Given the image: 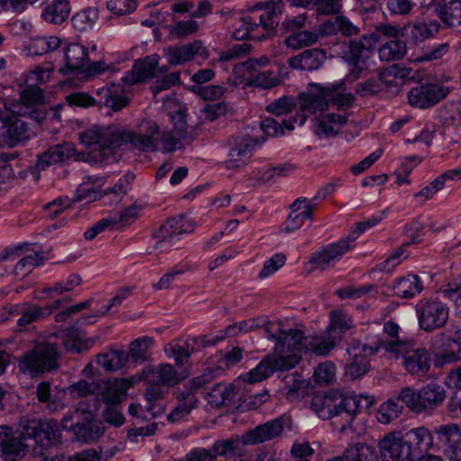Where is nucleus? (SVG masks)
<instances>
[{
  "mask_svg": "<svg viewBox=\"0 0 461 461\" xmlns=\"http://www.w3.org/2000/svg\"><path fill=\"white\" fill-rule=\"evenodd\" d=\"M158 125L156 122L143 120L136 131L122 130L114 125H94L79 135L80 143L94 163H109L115 149L129 145L130 149L141 152L158 150L156 134Z\"/></svg>",
  "mask_w": 461,
  "mask_h": 461,
  "instance_id": "obj_1",
  "label": "nucleus"
},
{
  "mask_svg": "<svg viewBox=\"0 0 461 461\" xmlns=\"http://www.w3.org/2000/svg\"><path fill=\"white\" fill-rule=\"evenodd\" d=\"M433 444L431 431L420 426L409 429L404 434L390 432L377 445L383 461H415L418 454L429 451Z\"/></svg>",
  "mask_w": 461,
  "mask_h": 461,
  "instance_id": "obj_2",
  "label": "nucleus"
},
{
  "mask_svg": "<svg viewBox=\"0 0 461 461\" xmlns=\"http://www.w3.org/2000/svg\"><path fill=\"white\" fill-rule=\"evenodd\" d=\"M354 95L344 89V85L329 83L321 86L311 83L307 92L300 95V109L303 112L300 125H303L306 119V113H315L328 109L330 104L338 110H346L352 106Z\"/></svg>",
  "mask_w": 461,
  "mask_h": 461,
  "instance_id": "obj_3",
  "label": "nucleus"
},
{
  "mask_svg": "<svg viewBox=\"0 0 461 461\" xmlns=\"http://www.w3.org/2000/svg\"><path fill=\"white\" fill-rule=\"evenodd\" d=\"M250 11L251 14L244 16L240 25L232 32L233 39L261 41L269 37L278 24L279 2L269 0L258 3Z\"/></svg>",
  "mask_w": 461,
  "mask_h": 461,
  "instance_id": "obj_4",
  "label": "nucleus"
},
{
  "mask_svg": "<svg viewBox=\"0 0 461 461\" xmlns=\"http://www.w3.org/2000/svg\"><path fill=\"white\" fill-rule=\"evenodd\" d=\"M390 358H402L404 369L411 375L425 377L431 366L429 352L421 347H415L409 341L393 340L384 344Z\"/></svg>",
  "mask_w": 461,
  "mask_h": 461,
  "instance_id": "obj_5",
  "label": "nucleus"
},
{
  "mask_svg": "<svg viewBox=\"0 0 461 461\" xmlns=\"http://www.w3.org/2000/svg\"><path fill=\"white\" fill-rule=\"evenodd\" d=\"M446 398L444 388L438 384H429L420 390L415 391L411 387L402 389L398 400L414 412L420 413L426 410H433L439 406Z\"/></svg>",
  "mask_w": 461,
  "mask_h": 461,
  "instance_id": "obj_6",
  "label": "nucleus"
},
{
  "mask_svg": "<svg viewBox=\"0 0 461 461\" xmlns=\"http://www.w3.org/2000/svg\"><path fill=\"white\" fill-rule=\"evenodd\" d=\"M61 426L64 429H71L77 438L83 441H89L99 438L104 430L102 422L95 420L90 410L77 408L74 411L64 416Z\"/></svg>",
  "mask_w": 461,
  "mask_h": 461,
  "instance_id": "obj_7",
  "label": "nucleus"
},
{
  "mask_svg": "<svg viewBox=\"0 0 461 461\" xmlns=\"http://www.w3.org/2000/svg\"><path fill=\"white\" fill-rule=\"evenodd\" d=\"M59 353L55 345L41 343L20 358L19 367L23 373H43L56 368Z\"/></svg>",
  "mask_w": 461,
  "mask_h": 461,
  "instance_id": "obj_8",
  "label": "nucleus"
},
{
  "mask_svg": "<svg viewBox=\"0 0 461 461\" xmlns=\"http://www.w3.org/2000/svg\"><path fill=\"white\" fill-rule=\"evenodd\" d=\"M420 327L425 331L443 328L449 317V308L438 299H422L416 306Z\"/></svg>",
  "mask_w": 461,
  "mask_h": 461,
  "instance_id": "obj_9",
  "label": "nucleus"
},
{
  "mask_svg": "<svg viewBox=\"0 0 461 461\" xmlns=\"http://www.w3.org/2000/svg\"><path fill=\"white\" fill-rule=\"evenodd\" d=\"M355 240V236H348L337 242L324 246L314 253L311 260L307 262L306 269L308 271L325 270L333 267L348 251L354 248Z\"/></svg>",
  "mask_w": 461,
  "mask_h": 461,
  "instance_id": "obj_10",
  "label": "nucleus"
},
{
  "mask_svg": "<svg viewBox=\"0 0 461 461\" xmlns=\"http://www.w3.org/2000/svg\"><path fill=\"white\" fill-rule=\"evenodd\" d=\"M268 339L276 340L274 354L278 358H283L282 362H286V358L295 356L296 365L301 359V351L304 349V339L303 332L299 330L290 329L289 330H281L280 327L270 332Z\"/></svg>",
  "mask_w": 461,
  "mask_h": 461,
  "instance_id": "obj_11",
  "label": "nucleus"
},
{
  "mask_svg": "<svg viewBox=\"0 0 461 461\" xmlns=\"http://www.w3.org/2000/svg\"><path fill=\"white\" fill-rule=\"evenodd\" d=\"M378 350L379 345H367L359 342L352 344L348 348L351 361L346 366V376L352 380L364 376L369 370V357Z\"/></svg>",
  "mask_w": 461,
  "mask_h": 461,
  "instance_id": "obj_12",
  "label": "nucleus"
},
{
  "mask_svg": "<svg viewBox=\"0 0 461 461\" xmlns=\"http://www.w3.org/2000/svg\"><path fill=\"white\" fill-rule=\"evenodd\" d=\"M209 56V50L203 43L198 40L164 49V57L170 66L184 65L194 60L196 57L205 60Z\"/></svg>",
  "mask_w": 461,
  "mask_h": 461,
  "instance_id": "obj_13",
  "label": "nucleus"
},
{
  "mask_svg": "<svg viewBox=\"0 0 461 461\" xmlns=\"http://www.w3.org/2000/svg\"><path fill=\"white\" fill-rule=\"evenodd\" d=\"M193 227L190 222L183 217H176L167 220L158 230L155 249L159 252L168 250L178 241L182 235L191 232Z\"/></svg>",
  "mask_w": 461,
  "mask_h": 461,
  "instance_id": "obj_14",
  "label": "nucleus"
},
{
  "mask_svg": "<svg viewBox=\"0 0 461 461\" xmlns=\"http://www.w3.org/2000/svg\"><path fill=\"white\" fill-rule=\"evenodd\" d=\"M42 102L41 89L36 86L28 85L21 92L19 104L14 107H8V109L17 115H30L34 120L41 122L45 118V113L38 108Z\"/></svg>",
  "mask_w": 461,
  "mask_h": 461,
  "instance_id": "obj_15",
  "label": "nucleus"
},
{
  "mask_svg": "<svg viewBox=\"0 0 461 461\" xmlns=\"http://www.w3.org/2000/svg\"><path fill=\"white\" fill-rule=\"evenodd\" d=\"M59 429L57 421L31 420L24 425L22 436L24 438H33L35 442L43 447L54 445L59 437Z\"/></svg>",
  "mask_w": 461,
  "mask_h": 461,
  "instance_id": "obj_16",
  "label": "nucleus"
},
{
  "mask_svg": "<svg viewBox=\"0 0 461 461\" xmlns=\"http://www.w3.org/2000/svg\"><path fill=\"white\" fill-rule=\"evenodd\" d=\"M449 89L437 84L420 85L411 88L407 95L408 102L411 106L427 108L445 98Z\"/></svg>",
  "mask_w": 461,
  "mask_h": 461,
  "instance_id": "obj_17",
  "label": "nucleus"
},
{
  "mask_svg": "<svg viewBox=\"0 0 461 461\" xmlns=\"http://www.w3.org/2000/svg\"><path fill=\"white\" fill-rule=\"evenodd\" d=\"M296 357L292 356L284 359L278 358L275 354L265 357L255 368L247 374V381L250 384L260 382L269 377L275 371L289 370L296 366Z\"/></svg>",
  "mask_w": 461,
  "mask_h": 461,
  "instance_id": "obj_18",
  "label": "nucleus"
},
{
  "mask_svg": "<svg viewBox=\"0 0 461 461\" xmlns=\"http://www.w3.org/2000/svg\"><path fill=\"white\" fill-rule=\"evenodd\" d=\"M217 343L216 338L213 339L205 338H189L185 340L177 339L165 346V352L169 357H174L178 366L184 364V360L188 358L194 351L205 346Z\"/></svg>",
  "mask_w": 461,
  "mask_h": 461,
  "instance_id": "obj_19",
  "label": "nucleus"
},
{
  "mask_svg": "<svg viewBox=\"0 0 461 461\" xmlns=\"http://www.w3.org/2000/svg\"><path fill=\"white\" fill-rule=\"evenodd\" d=\"M435 365L441 366L457 362L461 358V346L457 339L438 334L431 346Z\"/></svg>",
  "mask_w": 461,
  "mask_h": 461,
  "instance_id": "obj_20",
  "label": "nucleus"
},
{
  "mask_svg": "<svg viewBox=\"0 0 461 461\" xmlns=\"http://www.w3.org/2000/svg\"><path fill=\"white\" fill-rule=\"evenodd\" d=\"M278 323H269L265 317H258L257 319H249L242 321L239 323L229 325L221 331V334L216 337L217 342L224 339L226 337H234L242 332H249L257 329H263L265 334L268 338L270 332L278 330Z\"/></svg>",
  "mask_w": 461,
  "mask_h": 461,
  "instance_id": "obj_21",
  "label": "nucleus"
},
{
  "mask_svg": "<svg viewBox=\"0 0 461 461\" xmlns=\"http://www.w3.org/2000/svg\"><path fill=\"white\" fill-rule=\"evenodd\" d=\"M259 143L251 138L242 139L237 142L230 150L227 159L225 160V167L228 169H239L246 166Z\"/></svg>",
  "mask_w": 461,
  "mask_h": 461,
  "instance_id": "obj_22",
  "label": "nucleus"
},
{
  "mask_svg": "<svg viewBox=\"0 0 461 461\" xmlns=\"http://www.w3.org/2000/svg\"><path fill=\"white\" fill-rule=\"evenodd\" d=\"M65 66L59 68L62 75L81 71L89 60L87 49L80 43H68L64 49Z\"/></svg>",
  "mask_w": 461,
  "mask_h": 461,
  "instance_id": "obj_23",
  "label": "nucleus"
},
{
  "mask_svg": "<svg viewBox=\"0 0 461 461\" xmlns=\"http://www.w3.org/2000/svg\"><path fill=\"white\" fill-rule=\"evenodd\" d=\"M284 430V422L281 419H275L243 434V441L248 445H255L271 440Z\"/></svg>",
  "mask_w": 461,
  "mask_h": 461,
  "instance_id": "obj_24",
  "label": "nucleus"
},
{
  "mask_svg": "<svg viewBox=\"0 0 461 461\" xmlns=\"http://www.w3.org/2000/svg\"><path fill=\"white\" fill-rule=\"evenodd\" d=\"M374 398L368 395L347 393L339 395V415H345L346 420L350 421L364 409L371 407Z\"/></svg>",
  "mask_w": 461,
  "mask_h": 461,
  "instance_id": "obj_25",
  "label": "nucleus"
},
{
  "mask_svg": "<svg viewBox=\"0 0 461 461\" xmlns=\"http://www.w3.org/2000/svg\"><path fill=\"white\" fill-rule=\"evenodd\" d=\"M159 56L153 54L146 57L143 60L135 62L131 71H129L122 80L129 85L141 83L151 78L159 63Z\"/></svg>",
  "mask_w": 461,
  "mask_h": 461,
  "instance_id": "obj_26",
  "label": "nucleus"
},
{
  "mask_svg": "<svg viewBox=\"0 0 461 461\" xmlns=\"http://www.w3.org/2000/svg\"><path fill=\"white\" fill-rule=\"evenodd\" d=\"M311 407L323 420L339 416V394L334 393H315L312 399Z\"/></svg>",
  "mask_w": 461,
  "mask_h": 461,
  "instance_id": "obj_27",
  "label": "nucleus"
},
{
  "mask_svg": "<svg viewBox=\"0 0 461 461\" xmlns=\"http://www.w3.org/2000/svg\"><path fill=\"white\" fill-rule=\"evenodd\" d=\"M369 41L370 38L366 35L362 37L361 41H350L348 50L345 51L348 61L359 70L365 68L366 63L370 58L371 42Z\"/></svg>",
  "mask_w": 461,
  "mask_h": 461,
  "instance_id": "obj_28",
  "label": "nucleus"
},
{
  "mask_svg": "<svg viewBox=\"0 0 461 461\" xmlns=\"http://www.w3.org/2000/svg\"><path fill=\"white\" fill-rule=\"evenodd\" d=\"M75 153V149L71 143H63L50 147L46 151L39 155L36 167L39 170H44L52 164L64 161L71 158Z\"/></svg>",
  "mask_w": 461,
  "mask_h": 461,
  "instance_id": "obj_29",
  "label": "nucleus"
},
{
  "mask_svg": "<svg viewBox=\"0 0 461 461\" xmlns=\"http://www.w3.org/2000/svg\"><path fill=\"white\" fill-rule=\"evenodd\" d=\"M346 113H322L316 118L315 133L319 136H332L338 134L347 123Z\"/></svg>",
  "mask_w": 461,
  "mask_h": 461,
  "instance_id": "obj_30",
  "label": "nucleus"
},
{
  "mask_svg": "<svg viewBox=\"0 0 461 461\" xmlns=\"http://www.w3.org/2000/svg\"><path fill=\"white\" fill-rule=\"evenodd\" d=\"M146 378L149 381L164 385H175L180 383L185 375L178 374L170 364H161L156 367H148Z\"/></svg>",
  "mask_w": 461,
  "mask_h": 461,
  "instance_id": "obj_31",
  "label": "nucleus"
},
{
  "mask_svg": "<svg viewBox=\"0 0 461 461\" xmlns=\"http://www.w3.org/2000/svg\"><path fill=\"white\" fill-rule=\"evenodd\" d=\"M325 58V53L321 50L312 49L291 58L289 65L294 69L315 70L322 65Z\"/></svg>",
  "mask_w": 461,
  "mask_h": 461,
  "instance_id": "obj_32",
  "label": "nucleus"
},
{
  "mask_svg": "<svg viewBox=\"0 0 461 461\" xmlns=\"http://www.w3.org/2000/svg\"><path fill=\"white\" fill-rule=\"evenodd\" d=\"M134 382V377L108 380L103 392L104 402L108 404L119 403Z\"/></svg>",
  "mask_w": 461,
  "mask_h": 461,
  "instance_id": "obj_33",
  "label": "nucleus"
},
{
  "mask_svg": "<svg viewBox=\"0 0 461 461\" xmlns=\"http://www.w3.org/2000/svg\"><path fill=\"white\" fill-rule=\"evenodd\" d=\"M339 340V336H335L327 330L326 334L323 335L306 337L304 339V350L324 356L329 354Z\"/></svg>",
  "mask_w": 461,
  "mask_h": 461,
  "instance_id": "obj_34",
  "label": "nucleus"
},
{
  "mask_svg": "<svg viewBox=\"0 0 461 461\" xmlns=\"http://www.w3.org/2000/svg\"><path fill=\"white\" fill-rule=\"evenodd\" d=\"M439 26L437 21L424 19L408 23L404 29L411 40L415 42H420L434 37L438 32Z\"/></svg>",
  "mask_w": 461,
  "mask_h": 461,
  "instance_id": "obj_35",
  "label": "nucleus"
},
{
  "mask_svg": "<svg viewBox=\"0 0 461 461\" xmlns=\"http://www.w3.org/2000/svg\"><path fill=\"white\" fill-rule=\"evenodd\" d=\"M47 258V253L32 250L19 258L13 267L12 274L17 278H23L32 273L35 267L41 265Z\"/></svg>",
  "mask_w": 461,
  "mask_h": 461,
  "instance_id": "obj_36",
  "label": "nucleus"
},
{
  "mask_svg": "<svg viewBox=\"0 0 461 461\" xmlns=\"http://www.w3.org/2000/svg\"><path fill=\"white\" fill-rule=\"evenodd\" d=\"M339 32L346 36H352L357 34L359 29L344 16L330 18L320 27V32L322 35H333Z\"/></svg>",
  "mask_w": 461,
  "mask_h": 461,
  "instance_id": "obj_37",
  "label": "nucleus"
},
{
  "mask_svg": "<svg viewBox=\"0 0 461 461\" xmlns=\"http://www.w3.org/2000/svg\"><path fill=\"white\" fill-rule=\"evenodd\" d=\"M70 14L68 0H54L42 11L41 17L44 21L53 24H60Z\"/></svg>",
  "mask_w": 461,
  "mask_h": 461,
  "instance_id": "obj_38",
  "label": "nucleus"
},
{
  "mask_svg": "<svg viewBox=\"0 0 461 461\" xmlns=\"http://www.w3.org/2000/svg\"><path fill=\"white\" fill-rule=\"evenodd\" d=\"M375 452L370 446L357 443L347 448L342 456L328 461H375Z\"/></svg>",
  "mask_w": 461,
  "mask_h": 461,
  "instance_id": "obj_39",
  "label": "nucleus"
},
{
  "mask_svg": "<svg viewBox=\"0 0 461 461\" xmlns=\"http://www.w3.org/2000/svg\"><path fill=\"white\" fill-rule=\"evenodd\" d=\"M234 387L230 384H217L207 393V402L212 407H221L230 402L234 398Z\"/></svg>",
  "mask_w": 461,
  "mask_h": 461,
  "instance_id": "obj_40",
  "label": "nucleus"
},
{
  "mask_svg": "<svg viewBox=\"0 0 461 461\" xmlns=\"http://www.w3.org/2000/svg\"><path fill=\"white\" fill-rule=\"evenodd\" d=\"M411 69L393 64L380 72V80L386 87H399L401 83L411 76Z\"/></svg>",
  "mask_w": 461,
  "mask_h": 461,
  "instance_id": "obj_41",
  "label": "nucleus"
},
{
  "mask_svg": "<svg viewBox=\"0 0 461 461\" xmlns=\"http://www.w3.org/2000/svg\"><path fill=\"white\" fill-rule=\"evenodd\" d=\"M407 52L406 43L400 39H391L382 44L378 50L379 59L383 61L402 59Z\"/></svg>",
  "mask_w": 461,
  "mask_h": 461,
  "instance_id": "obj_42",
  "label": "nucleus"
},
{
  "mask_svg": "<svg viewBox=\"0 0 461 461\" xmlns=\"http://www.w3.org/2000/svg\"><path fill=\"white\" fill-rule=\"evenodd\" d=\"M423 290V285L417 275H407L398 280L394 285L397 295L402 298H411Z\"/></svg>",
  "mask_w": 461,
  "mask_h": 461,
  "instance_id": "obj_43",
  "label": "nucleus"
},
{
  "mask_svg": "<svg viewBox=\"0 0 461 461\" xmlns=\"http://www.w3.org/2000/svg\"><path fill=\"white\" fill-rule=\"evenodd\" d=\"M128 360L129 355L124 349L111 350L97 356L98 365L108 371H116L124 367Z\"/></svg>",
  "mask_w": 461,
  "mask_h": 461,
  "instance_id": "obj_44",
  "label": "nucleus"
},
{
  "mask_svg": "<svg viewBox=\"0 0 461 461\" xmlns=\"http://www.w3.org/2000/svg\"><path fill=\"white\" fill-rule=\"evenodd\" d=\"M292 167L288 165L282 164L276 167L265 166L253 171L252 178L261 185L275 181L277 177L286 176Z\"/></svg>",
  "mask_w": 461,
  "mask_h": 461,
  "instance_id": "obj_45",
  "label": "nucleus"
},
{
  "mask_svg": "<svg viewBox=\"0 0 461 461\" xmlns=\"http://www.w3.org/2000/svg\"><path fill=\"white\" fill-rule=\"evenodd\" d=\"M145 208V203L137 201L126 207L122 212L113 216H110L113 226H126L136 221Z\"/></svg>",
  "mask_w": 461,
  "mask_h": 461,
  "instance_id": "obj_46",
  "label": "nucleus"
},
{
  "mask_svg": "<svg viewBox=\"0 0 461 461\" xmlns=\"http://www.w3.org/2000/svg\"><path fill=\"white\" fill-rule=\"evenodd\" d=\"M61 43V39L54 35L39 36L32 39L29 49L34 55H42L56 50Z\"/></svg>",
  "mask_w": 461,
  "mask_h": 461,
  "instance_id": "obj_47",
  "label": "nucleus"
},
{
  "mask_svg": "<svg viewBox=\"0 0 461 461\" xmlns=\"http://www.w3.org/2000/svg\"><path fill=\"white\" fill-rule=\"evenodd\" d=\"M283 78L274 73L272 70L256 72L247 78V85L260 87L263 89H270L279 86Z\"/></svg>",
  "mask_w": 461,
  "mask_h": 461,
  "instance_id": "obj_48",
  "label": "nucleus"
},
{
  "mask_svg": "<svg viewBox=\"0 0 461 461\" xmlns=\"http://www.w3.org/2000/svg\"><path fill=\"white\" fill-rule=\"evenodd\" d=\"M99 18L97 8L88 7L77 13L72 23L74 27L80 32L88 31L94 28Z\"/></svg>",
  "mask_w": 461,
  "mask_h": 461,
  "instance_id": "obj_49",
  "label": "nucleus"
},
{
  "mask_svg": "<svg viewBox=\"0 0 461 461\" xmlns=\"http://www.w3.org/2000/svg\"><path fill=\"white\" fill-rule=\"evenodd\" d=\"M186 111L187 109L184 104H178L174 112L169 113L174 131L183 140L190 137V128L186 122Z\"/></svg>",
  "mask_w": 461,
  "mask_h": 461,
  "instance_id": "obj_50",
  "label": "nucleus"
},
{
  "mask_svg": "<svg viewBox=\"0 0 461 461\" xmlns=\"http://www.w3.org/2000/svg\"><path fill=\"white\" fill-rule=\"evenodd\" d=\"M397 400L398 398L396 400L392 398L388 399L379 406L375 415L378 422L389 424L399 417L402 407L398 404Z\"/></svg>",
  "mask_w": 461,
  "mask_h": 461,
  "instance_id": "obj_51",
  "label": "nucleus"
},
{
  "mask_svg": "<svg viewBox=\"0 0 461 461\" xmlns=\"http://www.w3.org/2000/svg\"><path fill=\"white\" fill-rule=\"evenodd\" d=\"M246 445L243 441V435L235 438L217 441L212 447V450L216 456H234L240 449Z\"/></svg>",
  "mask_w": 461,
  "mask_h": 461,
  "instance_id": "obj_52",
  "label": "nucleus"
},
{
  "mask_svg": "<svg viewBox=\"0 0 461 461\" xmlns=\"http://www.w3.org/2000/svg\"><path fill=\"white\" fill-rule=\"evenodd\" d=\"M352 327L350 316L341 311H333L330 313V324L327 328L330 333L339 336Z\"/></svg>",
  "mask_w": 461,
  "mask_h": 461,
  "instance_id": "obj_53",
  "label": "nucleus"
},
{
  "mask_svg": "<svg viewBox=\"0 0 461 461\" xmlns=\"http://www.w3.org/2000/svg\"><path fill=\"white\" fill-rule=\"evenodd\" d=\"M441 21L447 26L461 25V2L452 0L438 12Z\"/></svg>",
  "mask_w": 461,
  "mask_h": 461,
  "instance_id": "obj_54",
  "label": "nucleus"
},
{
  "mask_svg": "<svg viewBox=\"0 0 461 461\" xmlns=\"http://www.w3.org/2000/svg\"><path fill=\"white\" fill-rule=\"evenodd\" d=\"M95 344L94 339H83L80 333L76 330H68L64 339V346L67 350L80 353L87 350Z\"/></svg>",
  "mask_w": 461,
  "mask_h": 461,
  "instance_id": "obj_55",
  "label": "nucleus"
},
{
  "mask_svg": "<svg viewBox=\"0 0 461 461\" xmlns=\"http://www.w3.org/2000/svg\"><path fill=\"white\" fill-rule=\"evenodd\" d=\"M439 441L448 446V448L456 447L461 442V431L456 425H441L435 429Z\"/></svg>",
  "mask_w": 461,
  "mask_h": 461,
  "instance_id": "obj_56",
  "label": "nucleus"
},
{
  "mask_svg": "<svg viewBox=\"0 0 461 461\" xmlns=\"http://www.w3.org/2000/svg\"><path fill=\"white\" fill-rule=\"evenodd\" d=\"M99 387L96 381L79 380L66 388L65 393L73 399L87 397L95 393Z\"/></svg>",
  "mask_w": 461,
  "mask_h": 461,
  "instance_id": "obj_57",
  "label": "nucleus"
},
{
  "mask_svg": "<svg viewBox=\"0 0 461 461\" xmlns=\"http://www.w3.org/2000/svg\"><path fill=\"white\" fill-rule=\"evenodd\" d=\"M28 451L25 446L19 438L12 437L2 448V456L5 461H16L25 456Z\"/></svg>",
  "mask_w": 461,
  "mask_h": 461,
  "instance_id": "obj_58",
  "label": "nucleus"
},
{
  "mask_svg": "<svg viewBox=\"0 0 461 461\" xmlns=\"http://www.w3.org/2000/svg\"><path fill=\"white\" fill-rule=\"evenodd\" d=\"M156 139L158 150L164 153L174 152L181 148L180 140H182V138H179L178 135L175 136L169 131H160L158 129V133L156 134Z\"/></svg>",
  "mask_w": 461,
  "mask_h": 461,
  "instance_id": "obj_59",
  "label": "nucleus"
},
{
  "mask_svg": "<svg viewBox=\"0 0 461 461\" xmlns=\"http://www.w3.org/2000/svg\"><path fill=\"white\" fill-rule=\"evenodd\" d=\"M197 400L194 394H188L179 402L168 414L170 422H178L184 420L191 411L196 406Z\"/></svg>",
  "mask_w": 461,
  "mask_h": 461,
  "instance_id": "obj_60",
  "label": "nucleus"
},
{
  "mask_svg": "<svg viewBox=\"0 0 461 461\" xmlns=\"http://www.w3.org/2000/svg\"><path fill=\"white\" fill-rule=\"evenodd\" d=\"M317 34L310 31H299L285 39V45L292 50H299L313 44Z\"/></svg>",
  "mask_w": 461,
  "mask_h": 461,
  "instance_id": "obj_61",
  "label": "nucleus"
},
{
  "mask_svg": "<svg viewBox=\"0 0 461 461\" xmlns=\"http://www.w3.org/2000/svg\"><path fill=\"white\" fill-rule=\"evenodd\" d=\"M313 379L317 384L325 385L336 380V366L330 361L320 363L313 373Z\"/></svg>",
  "mask_w": 461,
  "mask_h": 461,
  "instance_id": "obj_62",
  "label": "nucleus"
},
{
  "mask_svg": "<svg viewBox=\"0 0 461 461\" xmlns=\"http://www.w3.org/2000/svg\"><path fill=\"white\" fill-rule=\"evenodd\" d=\"M294 128V122L290 120L283 121V123H280L273 118H267L261 122V130L270 137H279L285 133V129L291 131Z\"/></svg>",
  "mask_w": 461,
  "mask_h": 461,
  "instance_id": "obj_63",
  "label": "nucleus"
},
{
  "mask_svg": "<svg viewBox=\"0 0 461 461\" xmlns=\"http://www.w3.org/2000/svg\"><path fill=\"white\" fill-rule=\"evenodd\" d=\"M104 104L113 111H118L127 105L128 99L120 86H113L104 90Z\"/></svg>",
  "mask_w": 461,
  "mask_h": 461,
  "instance_id": "obj_64",
  "label": "nucleus"
}]
</instances>
